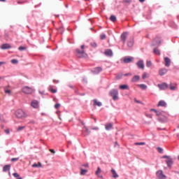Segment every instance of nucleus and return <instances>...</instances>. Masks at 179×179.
Segmentation results:
<instances>
[{
	"label": "nucleus",
	"mask_w": 179,
	"mask_h": 179,
	"mask_svg": "<svg viewBox=\"0 0 179 179\" xmlns=\"http://www.w3.org/2000/svg\"><path fill=\"white\" fill-rule=\"evenodd\" d=\"M94 106H98V107H101L102 106L101 102L97 101V99H94Z\"/></svg>",
	"instance_id": "26"
},
{
	"label": "nucleus",
	"mask_w": 179,
	"mask_h": 179,
	"mask_svg": "<svg viewBox=\"0 0 179 179\" xmlns=\"http://www.w3.org/2000/svg\"><path fill=\"white\" fill-rule=\"evenodd\" d=\"M4 37H5V38H6V39L9 38V34L6 33V34H4Z\"/></svg>",
	"instance_id": "49"
},
{
	"label": "nucleus",
	"mask_w": 179,
	"mask_h": 179,
	"mask_svg": "<svg viewBox=\"0 0 179 179\" xmlns=\"http://www.w3.org/2000/svg\"><path fill=\"white\" fill-rule=\"evenodd\" d=\"M22 92L24 93L25 94H31V93L34 92V90H33V88L29 86H25L22 87Z\"/></svg>",
	"instance_id": "4"
},
{
	"label": "nucleus",
	"mask_w": 179,
	"mask_h": 179,
	"mask_svg": "<svg viewBox=\"0 0 179 179\" xmlns=\"http://www.w3.org/2000/svg\"><path fill=\"white\" fill-rule=\"evenodd\" d=\"M158 87L160 89V90H166L169 87V85L167 83H164L162 84H158Z\"/></svg>",
	"instance_id": "10"
},
{
	"label": "nucleus",
	"mask_w": 179,
	"mask_h": 179,
	"mask_svg": "<svg viewBox=\"0 0 179 179\" xmlns=\"http://www.w3.org/2000/svg\"><path fill=\"white\" fill-rule=\"evenodd\" d=\"M5 93H8L9 94L10 91L9 90H5Z\"/></svg>",
	"instance_id": "53"
},
{
	"label": "nucleus",
	"mask_w": 179,
	"mask_h": 179,
	"mask_svg": "<svg viewBox=\"0 0 179 179\" xmlns=\"http://www.w3.org/2000/svg\"><path fill=\"white\" fill-rule=\"evenodd\" d=\"M68 86L69 87H71V89H73V85L69 84Z\"/></svg>",
	"instance_id": "55"
},
{
	"label": "nucleus",
	"mask_w": 179,
	"mask_h": 179,
	"mask_svg": "<svg viewBox=\"0 0 179 179\" xmlns=\"http://www.w3.org/2000/svg\"><path fill=\"white\" fill-rule=\"evenodd\" d=\"M15 115L17 118H25V117H27L26 113L21 109L15 111Z\"/></svg>",
	"instance_id": "3"
},
{
	"label": "nucleus",
	"mask_w": 179,
	"mask_h": 179,
	"mask_svg": "<svg viewBox=\"0 0 179 179\" xmlns=\"http://www.w3.org/2000/svg\"><path fill=\"white\" fill-rule=\"evenodd\" d=\"M17 3L20 5V3H23V1H17Z\"/></svg>",
	"instance_id": "63"
},
{
	"label": "nucleus",
	"mask_w": 179,
	"mask_h": 179,
	"mask_svg": "<svg viewBox=\"0 0 179 179\" xmlns=\"http://www.w3.org/2000/svg\"><path fill=\"white\" fill-rule=\"evenodd\" d=\"M49 150L51 152V153L55 154V151L54 150L50 149Z\"/></svg>",
	"instance_id": "54"
},
{
	"label": "nucleus",
	"mask_w": 179,
	"mask_h": 179,
	"mask_svg": "<svg viewBox=\"0 0 179 179\" xmlns=\"http://www.w3.org/2000/svg\"><path fill=\"white\" fill-rule=\"evenodd\" d=\"M85 45H81V50L80 49H76V55L78 58H86L87 57V54L85 52L84 50Z\"/></svg>",
	"instance_id": "1"
},
{
	"label": "nucleus",
	"mask_w": 179,
	"mask_h": 179,
	"mask_svg": "<svg viewBox=\"0 0 179 179\" xmlns=\"http://www.w3.org/2000/svg\"><path fill=\"white\" fill-rule=\"evenodd\" d=\"M18 62L19 61L16 59H11V64H13L14 65H16Z\"/></svg>",
	"instance_id": "35"
},
{
	"label": "nucleus",
	"mask_w": 179,
	"mask_h": 179,
	"mask_svg": "<svg viewBox=\"0 0 179 179\" xmlns=\"http://www.w3.org/2000/svg\"><path fill=\"white\" fill-rule=\"evenodd\" d=\"M9 170H10V164L6 165L3 168V171H4V172L9 171Z\"/></svg>",
	"instance_id": "23"
},
{
	"label": "nucleus",
	"mask_w": 179,
	"mask_h": 179,
	"mask_svg": "<svg viewBox=\"0 0 179 179\" xmlns=\"http://www.w3.org/2000/svg\"><path fill=\"white\" fill-rule=\"evenodd\" d=\"M104 54L106 57H113V50L111 49H108L105 50Z\"/></svg>",
	"instance_id": "17"
},
{
	"label": "nucleus",
	"mask_w": 179,
	"mask_h": 179,
	"mask_svg": "<svg viewBox=\"0 0 179 179\" xmlns=\"http://www.w3.org/2000/svg\"><path fill=\"white\" fill-rule=\"evenodd\" d=\"M5 131V132L8 134H9V132H10V131H9V129H6V130H4Z\"/></svg>",
	"instance_id": "57"
},
{
	"label": "nucleus",
	"mask_w": 179,
	"mask_h": 179,
	"mask_svg": "<svg viewBox=\"0 0 179 179\" xmlns=\"http://www.w3.org/2000/svg\"><path fill=\"white\" fill-rule=\"evenodd\" d=\"M145 0H139V2L143 3Z\"/></svg>",
	"instance_id": "64"
},
{
	"label": "nucleus",
	"mask_w": 179,
	"mask_h": 179,
	"mask_svg": "<svg viewBox=\"0 0 179 179\" xmlns=\"http://www.w3.org/2000/svg\"><path fill=\"white\" fill-rule=\"evenodd\" d=\"M53 82H56V83H59V80H53Z\"/></svg>",
	"instance_id": "61"
},
{
	"label": "nucleus",
	"mask_w": 179,
	"mask_h": 179,
	"mask_svg": "<svg viewBox=\"0 0 179 179\" xmlns=\"http://www.w3.org/2000/svg\"><path fill=\"white\" fill-rule=\"evenodd\" d=\"M82 167H89V164H83Z\"/></svg>",
	"instance_id": "52"
},
{
	"label": "nucleus",
	"mask_w": 179,
	"mask_h": 179,
	"mask_svg": "<svg viewBox=\"0 0 179 179\" xmlns=\"http://www.w3.org/2000/svg\"><path fill=\"white\" fill-rule=\"evenodd\" d=\"M148 76V73H144L142 76V79H146V77Z\"/></svg>",
	"instance_id": "45"
},
{
	"label": "nucleus",
	"mask_w": 179,
	"mask_h": 179,
	"mask_svg": "<svg viewBox=\"0 0 179 179\" xmlns=\"http://www.w3.org/2000/svg\"><path fill=\"white\" fill-rule=\"evenodd\" d=\"M145 143L144 142H141V143H135L136 145H139V146H143Z\"/></svg>",
	"instance_id": "40"
},
{
	"label": "nucleus",
	"mask_w": 179,
	"mask_h": 179,
	"mask_svg": "<svg viewBox=\"0 0 179 179\" xmlns=\"http://www.w3.org/2000/svg\"><path fill=\"white\" fill-rule=\"evenodd\" d=\"M110 96H111V97H113V100H114V101H117V100H118V90H115V89H113L110 91L109 92Z\"/></svg>",
	"instance_id": "2"
},
{
	"label": "nucleus",
	"mask_w": 179,
	"mask_h": 179,
	"mask_svg": "<svg viewBox=\"0 0 179 179\" xmlns=\"http://www.w3.org/2000/svg\"><path fill=\"white\" fill-rule=\"evenodd\" d=\"M158 107H167V103H166V101L162 100L159 101L157 105Z\"/></svg>",
	"instance_id": "18"
},
{
	"label": "nucleus",
	"mask_w": 179,
	"mask_h": 179,
	"mask_svg": "<svg viewBox=\"0 0 179 179\" xmlns=\"http://www.w3.org/2000/svg\"><path fill=\"white\" fill-rule=\"evenodd\" d=\"M126 3H131L132 2V0H124Z\"/></svg>",
	"instance_id": "51"
},
{
	"label": "nucleus",
	"mask_w": 179,
	"mask_h": 179,
	"mask_svg": "<svg viewBox=\"0 0 179 179\" xmlns=\"http://www.w3.org/2000/svg\"><path fill=\"white\" fill-rule=\"evenodd\" d=\"M85 129L87 134H90V131L86 127H85Z\"/></svg>",
	"instance_id": "50"
},
{
	"label": "nucleus",
	"mask_w": 179,
	"mask_h": 179,
	"mask_svg": "<svg viewBox=\"0 0 179 179\" xmlns=\"http://www.w3.org/2000/svg\"><path fill=\"white\" fill-rule=\"evenodd\" d=\"M110 20H111V22H116L117 21V17H115V15H111L110 17Z\"/></svg>",
	"instance_id": "32"
},
{
	"label": "nucleus",
	"mask_w": 179,
	"mask_h": 179,
	"mask_svg": "<svg viewBox=\"0 0 179 179\" xmlns=\"http://www.w3.org/2000/svg\"><path fill=\"white\" fill-rule=\"evenodd\" d=\"M111 173L113 174V178H118V174L117 173L115 169H111Z\"/></svg>",
	"instance_id": "22"
},
{
	"label": "nucleus",
	"mask_w": 179,
	"mask_h": 179,
	"mask_svg": "<svg viewBox=\"0 0 179 179\" xmlns=\"http://www.w3.org/2000/svg\"><path fill=\"white\" fill-rule=\"evenodd\" d=\"M127 38H128V32H123L120 36V40L122 41L123 44H125Z\"/></svg>",
	"instance_id": "5"
},
{
	"label": "nucleus",
	"mask_w": 179,
	"mask_h": 179,
	"mask_svg": "<svg viewBox=\"0 0 179 179\" xmlns=\"http://www.w3.org/2000/svg\"><path fill=\"white\" fill-rule=\"evenodd\" d=\"M161 43L162 40L160 39V38L156 37L153 41L152 45H159V44H161Z\"/></svg>",
	"instance_id": "12"
},
{
	"label": "nucleus",
	"mask_w": 179,
	"mask_h": 179,
	"mask_svg": "<svg viewBox=\"0 0 179 179\" xmlns=\"http://www.w3.org/2000/svg\"><path fill=\"white\" fill-rule=\"evenodd\" d=\"M156 174H157V177L159 179H166V175L163 174V171H157Z\"/></svg>",
	"instance_id": "6"
},
{
	"label": "nucleus",
	"mask_w": 179,
	"mask_h": 179,
	"mask_svg": "<svg viewBox=\"0 0 179 179\" xmlns=\"http://www.w3.org/2000/svg\"><path fill=\"white\" fill-rule=\"evenodd\" d=\"M159 153H163V148H160V147H157V148Z\"/></svg>",
	"instance_id": "41"
},
{
	"label": "nucleus",
	"mask_w": 179,
	"mask_h": 179,
	"mask_svg": "<svg viewBox=\"0 0 179 179\" xmlns=\"http://www.w3.org/2000/svg\"><path fill=\"white\" fill-rule=\"evenodd\" d=\"M13 177H15V178L17 179H22V178L20 177V175H19L17 173H14L13 174Z\"/></svg>",
	"instance_id": "31"
},
{
	"label": "nucleus",
	"mask_w": 179,
	"mask_h": 179,
	"mask_svg": "<svg viewBox=\"0 0 179 179\" xmlns=\"http://www.w3.org/2000/svg\"><path fill=\"white\" fill-rule=\"evenodd\" d=\"M105 128L106 131H110L113 129V124L112 123L106 124L105 126Z\"/></svg>",
	"instance_id": "20"
},
{
	"label": "nucleus",
	"mask_w": 179,
	"mask_h": 179,
	"mask_svg": "<svg viewBox=\"0 0 179 179\" xmlns=\"http://www.w3.org/2000/svg\"><path fill=\"white\" fill-rule=\"evenodd\" d=\"M171 64V60L170 59V58L169 57H164V65L165 66H170V65Z\"/></svg>",
	"instance_id": "15"
},
{
	"label": "nucleus",
	"mask_w": 179,
	"mask_h": 179,
	"mask_svg": "<svg viewBox=\"0 0 179 179\" xmlns=\"http://www.w3.org/2000/svg\"><path fill=\"white\" fill-rule=\"evenodd\" d=\"M80 176H85V174L87 173V169H83V167H80Z\"/></svg>",
	"instance_id": "21"
},
{
	"label": "nucleus",
	"mask_w": 179,
	"mask_h": 179,
	"mask_svg": "<svg viewBox=\"0 0 179 179\" xmlns=\"http://www.w3.org/2000/svg\"><path fill=\"white\" fill-rule=\"evenodd\" d=\"M59 107H61V104H59V103H56L55 105V108H56V110H58V108H59Z\"/></svg>",
	"instance_id": "42"
},
{
	"label": "nucleus",
	"mask_w": 179,
	"mask_h": 179,
	"mask_svg": "<svg viewBox=\"0 0 179 179\" xmlns=\"http://www.w3.org/2000/svg\"><path fill=\"white\" fill-rule=\"evenodd\" d=\"M162 159H168V160H169V159H171V157H170V156H168V155H164L162 157Z\"/></svg>",
	"instance_id": "44"
},
{
	"label": "nucleus",
	"mask_w": 179,
	"mask_h": 179,
	"mask_svg": "<svg viewBox=\"0 0 179 179\" xmlns=\"http://www.w3.org/2000/svg\"><path fill=\"white\" fill-rule=\"evenodd\" d=\"M1 50H9L12 46L9 43H4L1 46Z\"/></svg>",
	"instance_id": "16"
},
{
	"label": "nucleus",
	"mask_w": 179,
	"mask_h": 179,
	"mask_svg": "<svg viewBox=\"0 0 179 179\" xmlns=\"http://www.w3.org/2000/svg\"><path fill=\"white\" fill-rule=\"evenodd\" d=\"M31 107H33V108H38V106H39L38 101L37 100L32 101L31 103Z\"/></svg>",
	"instance_id": "14"
},
{
	"label": "nucleus",
	"mask_w": 179,
	"mask_h": 179,
	"mask_svg": "<svg viewBox=\"0 0 179 179\" xmlns=\"http://www.w3.org/2000/svg\"><path fill=\"white\" fill-rule=\"evenodd\" d=\"M90 45H91V47L96 48V47H97V43H96L95 42H92L90 43Z\"/></svg>",
	"instance_id": "39"
},
{
	"label": "nucleus",
	"mask_w": 179,
	"mask_h": 179,
	"mask_svg": "<svg viewBox=\"0 0 179 179\" xmlns=\"http://www.w3.org/2000/svg\"><path fill=\"white\" fill-rule=\"evenodd\" d=\"M19 51H26L27 50V48L26 46H20L18 48Z\"/></svg>",
	"instance_id": "30"
},
{
	"label": "nucleus",
	"mask_w": 179,
	"mask_h": 179,
	"mask_svg": "<svg viewBox=\"0 0 179 179\" xmlns=\"http://www.w3.org/2000/svg\"><path fill=\"white\" fill-rule=\"evenodd\" d=\"M146 66H147L148 68H150V66H152V61L148 60V61L146 62Z\"/></svg>",
	"instance_id": "33"
},
{
	"label": "nucleus",
	"mask_w": 179,
	"mask_h": 179,
	"mask_svg": "<svg viewBox=\"0 0 179 179\" xmlns=\"http://www.w3.org/2000/svg\"><path fill=\"white\" fill-rule=\"evenodd\" d=\"M139 79H141L139 76H134L131 79V82H133V83H136V82H139Z\"/></svg>",
	"instance_id": "19"
},
{
	"label": "nucleus",
	"mask_w": 179,
	"mask_h": 179,
	"mask_svg": "<svg viewBox=\"0 0 179 179\" xmlns=\"http://www.w3.org/2000/svg\"><path fill=\"white\" fill-rule=\"evenodd\" d=\"M32 167H34V168H36V167H41V163H40V162H38V164H34L33 165H32Z\"/></svg>",
	"instance_id": "34"
},
{
	"label": "nucleus",
	"mask_w": 179,
	"mask_h": 179,
	"mask_svg": "<svg viewBox=\"0 0 179 179\" xmlns=\"http://www.w3.org/2000/svg\"><path fill=\"white\" fill-rule=\"evenodd\" d=\"M138 87H140V89H142V90H146V89H148V86L145 84L138 85Z\"/></svg>",
	"instance_id": "25"
},
{
	"label": "nucleus",
	"mask_w": 179,
	"mask_h": 179,
	"mask_svg": "<svg viewBox=\"0 0 179 179\" xmlns=\"http://www.w3.org/2000/svg\"><path fill=\"white\" fill-rule=\"evenodd\" d=\"M166 73H167V69L166 68L160 69L159 71V75L160 76H164V75H166Z\"/></svg>",
	"instance_id": "13"
},
{
	"label": "nucleus",
	"mask_w": 179,
	"mask_h": 179,
	"mask_svg": "<svg viewBox=\"0 0 179 179\" xmlns=\"http://www.w3.org/2000/svg\"><path fill=\"white\" fill-rule=\"evenodd\" d=\"M135 103H138V104H143L142 101L137 100V99H134Z\"/></svg>",
	"instance_id": "47"
},
{
	"label": "nucleus",
	"mask_w": 179,
	"mask_h": 179,
	"mask_svg": "<svg viewBox=\"0 0 179 179\" xmlns=\"http://www.w3.org/2000/svg\"><path fill=\"white\" fill-rule=\"evenodd\" d=\"M49 90L51 93H56L57 90L52 88V85L49 86Z\"/></svg>",
	"instance_id": "29"
},
{
	"label": "nucleus",
	"mask_w": 179,
	"mask_h": 179,
	"mask_svg": "<svg viewBox=\"0 0 179 179\" xmlns=\"http://www.w3.org/2000/svg\"><path fill=\"white\" fill-rule=\"evenodd\" d=\"M24 129V126L19 127L17 129V131H23Z\"/></svg>",
	"instance_id": "43"
},
{
	"label": "nucleus",
	"mask_w": 179,
	"mask_h": 179,
	"mask_svg": "<svg viewBox=\"0 0 179 179\" xmlns=\"http://www.w3.org/2000/svg\"><path fill=\"white\" fill-rule=\"evenodd\" d=\"M136 65L138 68V69H145V64L143 63V60H139Z\"/></svg>",
	"instance_id": "9"
},
{
	"label": "nucleus",
	"mask_w": 179,
	"mask_h": 179,
	"mask_svg": "<svg viewBox=\"0 0 179 179\" xmlns=\"http://www.w3.org/2000/svg\"><path fill=\"white\" fill-rule=\"evenodd\" d=\"M134 61V57H124L123 59V62L124 64H131Z\"/></svg>",
	"instance_id": "7"
},
{
	"label": "nucleus",
	"mask_w": 179,
	"mask_h": 179,
	"mask_svg": "<svg viewBox=\"0 0 179 179\" xmlns=\"http://www.w3.org/2000/svg\"><path fill=\"white\" fill-rule=\"evenodd\" d=\"M122 78V74H119L116 76L117 79H121Z\"/></svg>",
	"instance_id": "48"
},
{
	"label": "nucleus",
	"mask_w": 179,
	"mask_h": 179,
	"mask_svg": "<svg viewBox=\"0 0 179 179\" xmlns=\"http://www.w3.org/2000/svg\"><path fill=\"white\" fill-rule=\"evenodd\" d=\"M169 89L170 90H176V86L173 85L172 84H170Z\"/></svg>",
	"instance_id": "38"
},
{
	"label": "nucleus",
	"mask_w": 179,
	"mask_h": 179,
	"mask_svg": "<svg viewBox=\"0 0 179 179\" xmlns=\"http://www.w3.org/2000/svg\"><path fill=\"white\" fill-rule=\"evenodd\" d=\"M106 37V34H101L100 35L101 40H105Z\"/></svg>",
	"instance_id": "36"
},
{
	"label": "nucleus",
	"mask_w": 179,
	"mask_h": 179,
	"mask_svg": "<svg viewBox=\"0 0 179 179\" xmlns=\"http://www.w3.org/2000/svg\"><path fill=\"white\" fill-rule=\"evenodd\" d=\"M132 45H134V41L133 40L128 41L127 46L131 48L132 47Z\"/></svg>",
	"instance_id": "28"
},
{
	"label": "nucleus",
	"mask_w": 179,
	"mask_h": 179,
	"mask_svg": "<svg viewBox=\"0 0 179 179\" xmlns=\"http://www.w3.org/2000/svg\"><path fill=\"white\" fill-rule=\"evenodd\" d=\"M100 173H101V169H100V167H98L97 170L96 171V176H99L100 174Z\"/></svg>",
	"instance_id": "37"
},
{
	"label": "nucleus",
	"mask_w": 179,
	"mask_h": 179,
	"mask_svg": "<svg viewBox=\"0 0 179 179\" xmlns=\"http://www.w3.org/2000/svg\"><path fill=\"white\" fill-rule=\"evenodd\" d=\"M155 113H156L157 117H159V115H160V113L159 112H157V111Z\"/></svg>",
	"instance_id": "60"
},
{
	"label": "nucleus",
	"mask_w": 179,
	"mask_h": 179,
	"mask_svg": "<svg viewBox=\"0 0 179 179\" xmlns=\"http://www.w3.org/2000/svg\"><path fill=\"white\" fill-rule=\"evenodd\" d=\"M119 89L121 90H127V89H129V87L127 85H120Z\"/></svg>",
	"instance_id": "24"
},
{
	"label": "nucleus",
	"mask_w": 179,
	"mask_h": 179,
	"mask_svg": "<svg viewBox=\"0 0 179 179\" xmlns=\"http://www.w3.org/2000/svg\"><path fill=\"white\" fill-rule=\"evenodd\" d=\"M5 64L4 62H0V66H1V65H3Z\"/></svg>",
	"instance_id": "59"
},
{
	"label": "nucleus",
	"mask_w": 179,
	"mask_h": 179,
	"mask_svg": "<svg viewBox=\"0 0 179 179\" xmlns=\"http://www.w3.org/2000/svg\"><path fill=\"white\" fill-rule=\"evenodd\" d=\"M148 117L149 118H153V117L152 116V115H148Z\"/></svg>",
	"instance_id": "62"
},
{
	"label": "nucleus",
	"mask_w": 179,
	"mask_h": 179,
	"mask_svg": "<svg viewBox=\"0 0 179 179\" xmlns=\"http://www.w3.org/2000/svg\"><path fill=\"white\" fill-rule=\"evenodd\" d=\"M150 111H153L154 113H157V110H155V109H150Z\"/></svg>",
	"instance_id": "56"
},
{
	"label": "nucleus",
	"mask_w": 179,
	"mask_h": 179,
	"mask_svg": "<svg viewBox=\"0 0 179 179\" xmlns=\"http://www.w3.org/2000/svg\"><path fill=\"white\" fill-rule=\"evenodd\" d=\"M17 160H19V157L11 159V162H17Z\"/></svg>",
	"instance_id": "46"
},
{
	"label": "nucleus",
	"mask_w": 179,
	"mask_h": 179,
	"mask_svg": "<svg viewBox=\"0 0 179 179\" xmlns=\"http://www.w3.org/2000/svg\"><path fill=\"white\" fill-rule=\"evenodd\" d=\"M130 75H131V73H128L124 74V76H129Z\"/></svg>",
	"instance_id": "58"
},
{
	"label": "nucleus",
	"mask_w": 179,
	"mask_h": 179,
	"mask_svg": "<svg viewBox=\"0 0 179 179\" xmlns=\"http://www.w3.org/2000/svg\"><path fill=\"white\" fill-rule=\"evenodd\" d=\"M166 163L169 169H171L173 167V164H174V162L173 161V159H166Z\"/></svg>",
	"instance_id": "11"
},
{
	"label": "nucleus",
	"mask_w": 179,
	"mask_h": 179,
	"mask_svg": "<svg viewBox=\"0 0 179 179\" xmlns=\"http://www.w3.org/2000/svg\"><path fill=\"white\" fill-rule=\"evenodd\" d=\"M153 52L156 55H160V50H159V49H157V48H154Z\"/></svg>",
	"instance_id": "27"
},
{
	"label": "nucleus",
	"mask_w": 179,
	"mask_h": 179,
	"mask_svg": "<svg viewBox=\"0 0 179 179\" xmlns=\"http://www.w3.org/2000/svg\"><path fill=\"white\" fill-rule=\"evenodd\" d=\"M102 71L103 69H101V67H96L92 70V73H94V75H99Z\"/></svg>",
	"instance_id": "8"
}]
</instances>
